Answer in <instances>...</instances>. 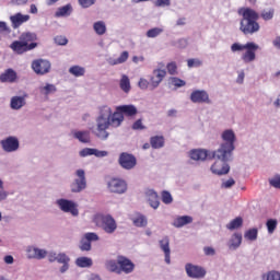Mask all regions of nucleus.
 Returning a JSON list of instances; mask_svg holds the SVG:
<instances>
[{
	"instance_id": "1",
	"label": "nucleus",
	"mask_w": 280,
	"mask_h": 280,
	"mask_svg": "<svg viewBox=\"0 0 280 280\" xmlns=\"http://www.w3.org/2000/svg\"><path fill=\"white\" fill-rule=\"evenodd\" d=\"M138 110L135 105H120L116 107V112L113 114V109L108 106H102L100 109V115L96 118V137L98 139H108V128H119L125 117H135Z\"/></svg>"
},
{
	"instance_id": "2",
	"label": "nucleus",
	"mask_w": 280,
	"mask_h": 280,
	"mask_svg": "<svg viewBox=\"0 0 280 280\" xmlns=\"http://www.w3.org/2000/svg\"><path fill=\"white\" fill-rule=\"evenodd\" d=\"M235 148L228 147L226 144H220L217 151H210V159H217L218 161L210 167L212 174L217 176H224L231 172L229 161L233 158Z\"/></svg>"
},
{
	"instance_id": "3",
	"label": "nucleus",
	"mask_w": 280,
	"mask_h": 280,
	"mask_svg": "<svg viewBox=\"0 0 280 280\" xmlns=\"http://www.w3.org/2000/svg\"><path fill=\"white\" fill-rule=\"evenodd\" d=\"M241 14L240 30L245 34V36L257 34L260 26L257 23L259 21V13L250 8L241 9L238 11Z\"/></svg>"
},
{
	"instance_id": "4",
	"label": "nucleus",
	"mask_w": 280,
	"mask_h": 280,
	"mask_svg": "<svg viewBox=\"0 0 280 280\" xmlns=\"http://www.w3.org/2000/svg\"><path fill=\"white\" fill-rule=\"evenodd\" d=\"M94 224L103 229L105 233L113 235L117 231V221L110 214H96L93 219Z\"/></svg>"
},
{
	"instance_id": "5",
	"label": "nucleus",
	"mask_w": 280,
	"mask_h": 280,
	"mask_svg": "<svg viewBox=\"0 0 280 280\" xmlns=\"http://www.w3.org/2000/svg\"><path fill=\"white\" fill-rule=\"evenodd\" d=\"M78 178H75L72 184L70 185V189L72 194H80L86 189V175L84 170H78L75 172Z\"/></svg>"
},
{
	"instance_id": "6",
	"label": "nucleus",
	"mask_w": 280,
	"mask_h": 280,
	"mask_svg": "<svg viewBox=\"0 0 280 280\" xmlns=\"http://www.w3.org/2000/svg\"><path fill=\"white\" fill-rule=\"evenodd\" d=\"M38 47V43H31V45H27L25 43H22L21 39L14 40L10 45V49L14 54H18V56H23V54H27V51H32V49H36Z\"/></svg>"
},
{
	"instance_id": "7",
	"label": "nucleus",
	"mask_w": 280,
	"mask_h": 280,
	"mask_svg": "<svg viewBox=\"0 0 280 280\" xmlns=\"http://www.w3.org/2000/svg\"><path fill=\"white\" fill-rule=\"evenodd\" d=\"M185 270L189 279H205L207 270L203 267L188 262L185 265Z\"/></svg>"
},
{
	"instance_id": "8",
	"label": "nucleus",
	"mask_w": 280,
	"mask_h": 280,
	"mask_svg": "<svg viewBox=\"0 0 280 280\" xmlns=\"http://www.w3.org/2000/svg\"><path fill=\"white\" fill-rule=\"evenodd\" d=\"M118 163L122 170H135L137 167V158L133 154L122 152L119 155Z\"/></svg>"
},
{
	"instance_id": "9",
	"label": "nucleus",
	"mask_w": 280,
	"mask_h": 280,
	"mask_svg": "<svg viewBox=\"0 0 280 280\" xmlns=\"http://www.w3.org/2000/svg\"><path fill=\"white\" fill-rule=\"evenodd\" d=\"M190 102L192 104H211V98L207 90H194L190 93Z\"/></svg>"
},
{
	"instance_id": "10",
	"label": "nucleus",
	"mask_w": 280,
	"mask_h": 280,
	"mask_svg": "<svg viewBox=\"0 0 280 280\" xmlns=\"http://www.w3.org/2000/svg\"><path fill=\"white\" fill-rule=\"evenodd\" d=\"M107 187L112 194H126L128 184L120 178H113L108 182Z\"/></svg>"
},
{
	"instance_id": "11",
	"label": "nucleus",
	"mask_w": 280,
	"mask_h": 280,
	"mask_svg": "<svg viewBox=\"0 0 280 280\" xmlns=\"http://www.w3.org/2000/svg\"><path fill=\"white\" fill-rule=\"evenodd\" d=\"M257 49H259V45L255 44V42L246 43V51L242 55V60L246 63L255 62V59L257 58L255 51H257Z\"/></svg>"
},
{
	"instance_id": "12",
	"label": "nucleus",
	"mask_w": 280,
	"mask_h": 280,
	"mask_svg": "<svg viewBox=\"0 0 280 280\" xmlns=\"http://www.w3.org/2000/svg\"><path fill=\"white\" fill-rule=\"evenodd\" d=\"M57 205L65 213H71V215H79L80 213L78 205L71 200L59 199L57 200Z\"/></svg>"
},
{
	"instance_id": "13",
	"label": "nucleus",
	"mask_w": 280,
	"mask_h": 280,
	"mask_svg": "<svg viewBox=\"0 0 280 280\" xmlns=\"http://www.w3.org/2000/svg\"><path fill=\"white\" fill-rule=\"evenodd\" d=\"M32 69L37 75H45V73H49L51 63L45 59H37L32 62Z\"/></svg>"
},
{
	"instance_id": "14",
	"label": "nucleus",
	"mask_w": 280,
	"mask_h": 280,
	"mask_svg": "<svg viewBox=\"0 0 280 280\" xmlns=\"http://www.w3.org/2000/svg\"><path fill=\"white\" fill-rule=\"evenodd\" d=\"M222 143L221 145H228L235 149V141H237V136L233 129H225L221 133Z\"/></svg>"
},
{
	"instance_id": "15",
	"label": "nucleus",
	"mask_w": 280,
	"mask_h": 280,
	"mask_svg": "<svg viewBox=\"0 0 280 280\" xmlns=\"http://www.w3.org/2000/svg\"><path fill=\"white\" fill-rule=\"evenodd\" d=\"M118 266L121 272H125V275H130V272H133L135 265L132 264V260L127 258L126 256H118Z\"/></svg>"
},
{
	"instance_id": "16",
	"label": "nucleus",
	"mask_w": 280,
	"mask_h": 280,
	"mask_svg": "<svg viewBox=\"0 0 280 280\" xmlns=\"http://www.w3.org/2000/svg\"><path fill=\"white\" fill-rule=\"evenodd\" d=\"M0 143L4 152H16V150H19V139L16 137H8L1 140Z\"/></svg>"
},
{
	"instance_id": "17",
	"label": "nucleus",
	"mask_w": 280,
	"mask_h": 280,
	"mask_svg": "<svg viewBox=\"0 0 280 280\" xmlns=\"http://www.w3.org/2000/svg\"><path fill=\"white\" fill-rule=\"evenodd\" d=\"M167 75V72L165 70L156 69L153 70V75L150 78V86L151 89H156L161 82H163V79Z\"/></svg>"
},
{
	"instance_id": "18",
	"label": "nucleus",
	"mask_w": 280,
	"mask_h": 280,
	"mask_svg": "<svg viewBox=\"0 0 280 280\" xmlns=\"http://www.w3.org/2000/svg\"><path fill=\"white\" fill-rule=\"evenodd\" d=\"M189 156L192 161H207V159H211V151L194 149L190 151Z\"/></svg>"
},
{
	"instance_id": "19",
	"label": "nucleus",
	"mask_w": 280,
	"mask_h": 280,
	"mask_svg": "<svg viewBox=\"0 0 280 280\" xmlns=\"http://www.w3.org/2000/svg\"><path fill=\"white\" fill-rule=\"evenodd\" d=\"M10 21L13 30H19V27L23 25V23H27V21H30V15L15 13L14 15L10 16Z\"/></svg>"
},
{
	"instance_id": "20",
	"label": "nucleus",
	"mask_w": 280,
	"mask_h": 280,
	"mask_svg": "<svg viewBox=\"0 0 280 280\" xmlns=\"http://www.w3.org/2000/svg\"><path fill=\"white\" fill-rule=\"evenodd\" d=\"M26 253L28 259H45L47 257V250L34 246H30Z\"/></svg>"
},
{
	"instance_id": "21",
	"label": "nucleus",
	"mask_w": 280,
	"mask_h": 280,
	"mask_svg": "<svg viewBox=\"0 0 280 280\" xmlns=\"http://www.w3.org/2000/svg\"><path fill=\"white\" fill-rule=\"evenodd\" d=\"M242 233H234L228 241L229 250H237L242 246Z\"/></svg>"
},
{
	"instance_id": "22",
	"label": "nucleus",
	"mask_w": 280,
	"mask_h": 280,
	"mask_svg": "<svg viewBox=\"0 0 280 280\" xmlns=\"http://www.w3.org/2000/svg\"><path fill=\"white\" fill-rule=\"evenodd\" d=\"M97 156L98 159H102L104 156H108L107 151H100L97 149H91V148H85L80 151V156Z\"/></svg>"
},
{
	"instance_id": "23",
	"label": "nucleus",
	"mask_w": 280,
	"mask_h": 280,
	"mask_svg": "<svg viewBox=\"0 0 280 280\" xmlns=\"http://www.w3.org/2000/svg\"><path fill=\"white\" fill-rule=\"evenodd\" d=\"M160 248L164 253L165 262L171 264L170 255L172 252L170 250V237L165 236L160 241Z\"/></svg>"
},
{
	"instance_id": "24",
	"label": "nucleus",
	"mask_w": 280,
	"mask_h": 280,
	"mask_svg": "<svg viewBox=\"0 0 280 280\" xmlns=\"http://www.w3.org/2000/svg\"><path fill=\"white\" fill-rule=\"evenodd\" d=\"M147 198L150 207L152 209H159L161 201L159 200V195L154 190L147 191Z\"/></svg>"
},
{
	"instance_id": "25",
	"label": "nucleus",
	"mask_w": 280,
	"mask_h": 280,
	"mask_svg": "<svg viewBox=\"0 0 280 280\" xmlns=\"http://www.w3.org/2000/svg\"><path fill=\"white\" fill-rule=\"evenodd\" d=\"M0 82H16V71L13 69H7L2 74H0Z\"/></svg>"
},
{
	"instance_id": "26",
	"label": "nucleus",
	"mask_w": 280,
	"mask_h": 280,
	"mask_svg": "<svg viewBox=\"0 0 280 280\" xmlns=\"http://www.w3.org/2000/svg\"><path fill=\"white\" fill-rule=\"evenodd\" d=\"M19 40L24 43V45H32V43L38 40V36H36V33L25 32L20 35Z\"/></svg>"
},
{
	"instance_id": "27",
	"label": "nucleus",
	"mask_w": 280,
	"mask_h": 280,
	"mask_svg": "<svg viewBox=\"0 0 280 280\" xmlns=\"http://www.w3.org/2000/svg\"><path fill=\"white\" fill-rule=\"evenodd\" d=\"M74 139H78L81 143H91V132L90 131H73Z\"/></svg>"
},
{
	"instance_id": "28",
	"label": "nucleus",
	"mask_w": 280,
	"mask_h": 280,
	"mask_svg": "<svg viewBox=\"0 0 280 280\" xmlns=\"http://www.w3.org/2000/svg\"><path fill=\"white\" fill-rule=\"evenodd\" d=\"M133 225L138 229H143L148 226V218L145 215L138 213L135 218H132Z\"/></svg>"
},
{
	"instance_id": "29",
	"label": "nucleus",
	"mask_w": 280,
	"mask_h": 280,
	"mask_svg": "<svg viewBox=\"0 0 280 280\" xmlns=\"http://www.w3.org/2000/svg\"><path fill=\"white\" fill-rule=\"evenodd\" d=\"M151 147L159 150L165 145V138L163 136H154L150 139Z\"/></svg>"
},
{
	"instance_id": "30",
	"label": "nucleus",
	"mask_w": 280,
	"mask_h": 280,
	"mask_svg": "<svg viewBox=\"0 0 280 280\" xmlns=\"http://www.w3.org/2000/svg\"><path fill=\"white\" fill-rule=\"evenodd\" d=\"M25 106V98L23 96H13L11 98V108L19 110Z\"/></svg>"
},
{
	"instance_id": "31",
	"label": "nucleus",
	"mask_w": 280,
	"mask_h": 280,
	"mask_svg": "<svg viewBox=\"0 0 280 280\" xmlns=\"http://www.w3.org/2000/svg\"><path fill=\"white\" fill-rule=\"evenodd\" d=\"M194 222V218L190 215H182L176 219V228L183 229V226H187V224H191Z\"/></svg>"
},
{
	"instance_id": "32",
	"label": "nucleus",
	"mask_w": 280,
	"mask_h": 280,
	"mask_svg": "<svg viewBox=\"0 0 280 280\" xmlns=\"http://www.w3.org/2000/svg\"><path fill=\"white\" fill-rule=\"evenodd\" d=\"M75 264L79 268H91L93 266V259L83 256L77 258Z\"/></svg>"
},
{
	"instance_id": "33",
	"label": "nucleus",
	"mask_w": 280,
	"mask_h": 280,
	"mask_svg": "<svg viewBox=\"0 0 280 280\" xmlns=\"http://www.w3.org/2000/svg\"><path fill=\"white\" fill-rule=\"evenodd\" d=\"M69 73L71 75H74V78H82V75L86 73V69H84V67L81 66H72L69 68Z\"/></svg>"
},
{
	"instance_id": "34",
	"label": "nucleus",
	"mask_w": 280,
	"mask_h": 280,
	"mask_svg": "<svg viewBox=\"0 0 280 280\" xmlns=\"http://www.w3.org/2000/svg\"><path fill=\"white\" fill-rule=\"evenodd\" d=\"M105 267L109 270V272H116V275H121V269H119L118 260H107Z\"/></svg>"
},
{
	"instance_id": "35",
	"label": "nucleus",
	"mask_w": 280,
	"mask_h": 280,
	"mask_svg": "<svg viewBox=\"0 0 280 280\" xmlns=\"http://www.w3.org/2000/svg\"><path fill=\"white\" fill-rule=\"evenodd\" d=\"M119 85L121 91H124V93H130L131 88H130V79L128 78V75L122 74Z\"/></svg>"
},
{
	"instance_id": "36",
	"label": "nucleus",
	"mask_w": 280,
	"mask_h": 280,
	"mask_svg": "<svg viewBox=\"0 0 280 280\" xmlns=\"http://www.w3.org/2000/svg\"><path fill=\"white\" fill-rule=\"evenodd\" d=\"M242 224H244V220L242 219V217H237L226 225V229H229V231H235V229H240Z\"/></svg>"
},
{
	"instance_id": "37",
	"label": "nucleus",
	"mask_w": 280,
	"mask_h": 280,
	"mask_svg": "<svg viewBox=\"0 0 280 280\" xmlns=\"http://www.w3.org/2000/svg\"><path fill=\"white\" fill-rule=\"evenodd\" d=\"M93 27L94 32L98 34V36H104V34H106V24L104 22L98 21L94 23Z\"/></svg>"
},
{
	"instance_id": "38",
	"label": "nucleus",
	"mask_w": 280,
	"mask_h": 280,
	"mask_svg": "<svg viewBox=\"0 0 280 280\" xmlns=\"http://www.w3.org/2000/svg\"><path fill=\"white\" fill-rule=\"evenodd\" d=\"M258 233H259V231L257 230V228H253L245 232L244 237H245V240H248L249 242H255V240H257Z\"/></svg>"
},
{
	"instance_id": "39",
	"label": "nucleus",
	"mask_w": 280,
	"mask_h": 280,
	"mask_svg": "<svg viewBox=\"0 0 280 280\" xmlns=\"http://www.w3.org/2000/svg\"><path fill=\"white\" fill-rule=\"evenodd\" d=\"M42 95H51V93H56L57 89L56 85L47 83L45 86L39 89Z\"/></svg>"
},
{
	"instance_id": "40",
	"label": "nucleus",
	"mask_w": 280,
	"mask_h": 280,
	"mask_svg": "<svg viewBox=\"0 0 280 280\" xmlns=\"http://www.w3.org/2000/svg\"><path fill=\"white\" fill-rule=\"evenodd\" d=\"M262 280H280V272L270 270L262 275Z\"/></svg>"
},
{
	"instance_id": "41",
	"label": "nucleus",
	"mask_w": 280,
	"mask_h": 280,
	"mask_svg": "<svg viewBox=\"0 0 280 280\" xmlns=\"http://www.w3.org/2000/svg\"><path fill=\"white\" fill-rule=\"evenodd\" d=\"M277 224H279L277 219H268L267 220L266 226H267V231H268L269 235H272V233H275V231H277Z\"/></svg>"
},
{
	"instance_id": "42",
	"label": "nucleus",
	"mask_w": 280,
	"mask_h": 280,
	"mask_svg": "<svg viewBox=\"0 0 280 280\" xmlns=\"http://www.w3.org/2000/svg\"><path fill=\"white\" fill-rule=\"evenodd\" d=\"M128 58H129V54H128V51L125 50L120 54L119 58L109 61V65H113V66L124 65V62H126V60H128Z\"/></svg>"
},
{
	"instance_id": "43",
	"label": "nucleus",
	"mask_w": 280,
	"mask_h": 280,
	"mask_svg": "<svg viewBox=\"0 0 280 280\" xmlns=\"http://www.w3.org/2000/svg\"><path fill=\"white\" fill-rule=\"evenodd\" d=\"M264 21H272L275 19V9H267L260 13Z\"/></svg>"
},
{
	"instance_id": "44",
	"label": "nucleus",
	"mask_w": 280,
	"mask_h": 280,
	"mask_svg": "<svg viewBox=\"0 0 280 280\" xmlns=\"http://www.w3.org/2000/svg\"><path fill=\"white\" fill-rule=\"evenodd\" d=\"M69 14H71V5L70 4L59 8L58 11L56 12L57 16H69Z\"/></svg>"
},
{
	"instance_id": "45",
	"label": "nucleus",
	"mask_w": 280,
	"mask_h": 280,
	"mask_svg": "<svg viewBox=\"0 0 280 280\" xmlns=\"http://www.w3.org/2000/svg\"><path fill=\"white\" fill-rule=\"evenodd\" d=\"M163 34V28L161 27H154L147 32L148 38H156V36H161Z\"/></svg>"
},
{
	"instance_id": "46",
	"label": "nucleus",
	"mask_w": 280,
	"mask_h": 280,
	"mask_svg": "<svg viewBox=\"0 0 280 280\" xmlns=\"http://www.w3.org/2000/svg\"><path fill=\"white\" fill-rule=\"evenodd\" d=\"M133 3H141L150 0H132ZM156 8H165V5H170V0H156L155 2Z\"/></svg>"
},
{
	"instance_id": "47",
	"label": "nucleus",
	"mask_w": 280,
	"mask_h": 280,
	"mask_svg": "<svg viewBox=\"0 0 280 280\" xmlns=\"http://www.w3.org/2000/svg\"><path fill=\"white\" fill-rule=\"evenodd\" d=\"M269 185L275 187V189H280V174H276L269 178Z\"/></svg>"
},
{
	"instance_id": "48",
	"label": "nucleus",
	"mask_w": 280,
	"mask_h": 280,
	"mask_svg": "<svg viewBox=\"0 0 280 280\" xmlns=\"http://www.w3.org/2000/svg\"><path fill=\"white\" fill-rule=\"evenodd\" d=\"M84 240H86L91 244V242H97L100 240V236L95 232H89L84 234Z\"/></svg>"
},
{
	"instance_id": "49",
	"label": "nucleus",
	"mask_w": 280,
	"mask_h": 280,
	"mask_svg": "<svg viewBox=\"0 0 280 280\" xmlns=\"http://www.w3.org/2000/svg\"><path fill=\"white\" fill-rule=\"evenodd\" d=\"M244 49H246V44H240V43H234L231 46V51L233 54L237 52V51H244Z\"/></svg>"
},
{
	"instance_id": "50",
	"label": "nucleus",
	"mask_w": 280,
	"mask_h": 280,
	"mask_svg": "<svg viewBox=\"0 0 280 280\" xmlns=\"http://www.w3.org/2000/svg\"><path fill=\"white\" fill-rule=\"evenodd\" d=\"M172 200V194H170V191H162V202H164V205H171Z\"/></svg>"
},
{
	"instance_id": "51",
	"label": "nucleus",
	"mask_w": 280,
	"mask_h": 280,
	"mask_svg": "<svg viewBox=\"0 0 280 280\" xmlns=\"http://www.w3.org/2000/svg\"><path fill=\"white\" fill-rule=\"evenodd\" d=\"M57 261L58 264H69L71 259L69 258V256H67V254L61 253L57 255Z\"/></svg>"
},
{
	"instance_id": "52",
	"label": "nucleus",
	"mask_w": 280,
	"mask_h": 280,
	"mask_svg": "<svg viewBox=\"0 0 280 280\" xmlns=\"http://www.w3.org/2000/svg\"><path fill=\"white\" fill-rule=\"evenodd\" d=\"M203 254L206 255V257H214L215 248H213L211 246H205L203 247Z\"/></svg>"
},
{
	"instance_id": "53",
	"label": "nucleus",
	"mask_w": 280,
	"mask_h": 280,
	"mask_svg": "<svg viewBox=\"0 0 280 280\" xmlns=\"http://www.w3.org/2000/svg\"><path fill=\"white\" fill-rule=\"evenodd\" d=\"M233 185H235V179L229 178L228 180L222 182L221 188L222 189H231V187H233Z\"/></svg>"
},
{
	"instance_id": "54",
	"label": "nucleus",
	"mask_w": 280,
	"mask_h": 280,
	"mask_svg": "<svg viewBox=\"0 0 280 280\" xmlns=\"http://www.w3.org/2000/svg\"><path fill=\"white\" fill-rule=\"evenodd\" d=\"M80 249L86 252L91 250V243L86 238H82Z\"/></svg>"
},
{
	"instance_id": "55",
	"label": "nucleus",
	"mask_w": 280,
	"mask_h": 280,
	"mask_svg": "<svg viewBox=\"0 0 280 280\" xmlns=\"http://www.w3.org/2000/svg\"><path fill=\"white\" fill-rule=\"evenodd\" d=\"M55 43L56 45H67V43H69V39H67V37L62 35H58L55 37Z\"/></svg>"
},
{
	"instance_id": "56",
	"label": "nucleus",
	"mask_w": 280,
	"mask_h": 280,
	"mask_svg": "<svg viewBox=\"0 0 280 280\" xmlns=\"http://www.w3.org/2000/svg\"><path fill=\"white\" fill-rule=\"evenodd\" d=\"M132 130H145V126H143V122L141 119H138L133 122Z\"/></svg>"
},
{
	"instance_id": "57",
	"label": "nucleus",
	"mask_w": 280,
	"mask_h": 280,
	"mask_svg": "<svg viewBox=\"0 0 280 280\" xmlns=\"http://www.w3.org/2000/svg\"><path fill=\"white\" fill-rule=\"evenodd\" d=\"M187 65L189 69H191L194 67H200V65H202V61H200L199 59H188Z\"/></svg>"
},
{
	"instance_id": "58",
	"label": "nucleus",
	"mask_w": 280,
	"mask_h": 280,
	"mask_svg": "<svg viewBox=\"0 0 280 280\" xmlns=\"http://www.w3.org/2000/svg\"><path fill=\"white\" fill-rule=\"evenodd\" d=\"M80 5L83 8H91V5H95V0H78Z\"/></svg>"
},
{
	"instance_id": "59",
	"label": "nucleus",
	"mask_w": 280,
	"mask_h": 280,
	"mask_svg": "<svg viewBox=\"0 0 280 280\" xmlns=\"http://www.w3.org/2000/svg\"><path fill=\"white\" fill-rule=\"evenodd\" d=\"M139 89H142V91H145L150 86V82L147 79H140L138 82Z\"/></svg>"
},
{
	"instance_id": "60",
	"label": "nucleus",
	"mask_w": 280,
	"mask_h": 280,
	"mask_svg": "<svg viewBox=\"0 0 280 280\" xmlns=\"http://www.w3.org/2000/svg\"><path fill=\"white\" fill-rule=\"evenodd\" d=\"M237 78H236V84H244V79L246 78V73L244 70H241L237 72Z\"/></svg>"
},
{
	"instance_id": "61",
	"label": "nucleus",
	"mask_w": 280,
	"mask_h": 280,
	"mask_svg": "<svg viewBox=\"0 0 280 280\" xmlns=\"http://www.w3.org/2000/svg\"><path fill=\"white\" fill-rule=\"evenodd\" d=\"M166 69L171 75H174V73H176V62L168 63Z\"/></svg>"
},
{
	"instance_id": "62",
	"label": "nucleus",
	"mask_w": 280,
	"mask_h": 280,
	"mask_svg": "<svg viewBox=\"0 0 280 280\" xmlns=\"http://www.w3.org/2000/svg\"><path fill=\"white\" fill-rule=\"evenodd\" d=\"M177 45H178L179 49H185V47H187V45H189V42L187 40V38H180V39H178Z\"/></svg>"
},
{
	"instance_id": "63",
	"label": "nucleus",
	"mask_w": 280,
	"mask_h": 280,
	"mask_svg": "<svg viewBox=\"0 0 280 280\" xmlns=\"http://www.w3.org/2000/svg\"><path fill=\"white\" fill-rule=\"evenodd\" d=\"M272 45L276 49L280 50V36H277L273 40H272Z\"/></svg>"
},
{
	"instance_id": "64",
	"label": "nucleus",
	"mask_w": 280,
	"mask_h": 280,
	"mask_svg": "<svg viewBox=\"0 0 280 280\" xmlns=\"http://www.w3.org/2000/svg\"><path fill=\"white\" fill-rule=\"evenodd\" d=\"M176 25H179V26L187 25V18H179L176 22Z\"/></svg>"
}]
</instances>
